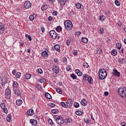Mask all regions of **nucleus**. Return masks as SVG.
Returning <instances> with one entry per match:
<instances>
[{
    "label": "nucleus",
    "instance_id": "nucleus-6",
    "mask_svg": "<svg viewBox=\"0 0 126 126\" xmlns=\"http://www.w3.org/2000/svg\"><path fill=\"white\" fill-rule=\"evenodd\" d=\"M5 94L6 96H7V99H10L11 97V93L10 92V90L8 89H6L5 90Z\"/></svg>",
    "mask_w": 126,
    "mask_h": 126
},
{
    "label": "nucleus",
    "instance_id": "nucleus-56",
    "mask_svg": "<svg viewBox=\"0 0 126 126\" xmlns=\"http://www.w3.org/2000/svg\"><path fill=\"white\" fill-rule=\"evenodd\" d=\"M2 29H3V25H2V23H0V30Z\"/></svg>",
    "mask_w": 126,
    "mask_h": 126
},
{
    "label": "nucleus",
    "instance_id": "nucleus-45",
    "mask_svg": "<svg viewBox=\"0 0 126 126\" xmlns=\"http://www.w3.org/2000/svg\"><path fill=\"white\" fill-rule=\"evenodd\" d=\"M61 104L62 107H63V108H66L67 106L64 102H61Z\"/></svg>",
    "mask_w": 126,
    "mask_h": 126
},
{
    "label": "nucleus",
    "instance_id": "nucleus-58",
    "mask_svg": "<svg viewBox=\"0 0 126 126\" xmlns=\"http://www.w3.org/2000/svg\"><path fill=\"white\" fill-rule=\"evenodd\" d=\"M37 87L38 90H41L42 89V86L40 85L37 84Z\"/></svg>",
    "mask_w": 126,
    "mask_h": 126
},
{
    "label": "nucleus",
    "instance_id": "nucleus-46",
    "mask_svg": "<svg viewBox=\"0 0 126 126\" xmlns=\"http://www.w3.org/2000/svg\"><path fill=\"white\" fill-rule=\"evenodd\" d=\"M84 122L86 124H90V121H89V119L88 118H86L84 119Z\"/></svg>",
    "mask_w": 126,
    "mask_h": 126
},
{
    "label": "nucleus",
    "instance_id": "nucleus-36",
    "mask_svg": "<svg viewBox=\"0 0 126 126\" xmlns=\"http://www.w3.org/2000/svg\"><path fill=\"white\" fill-rule=\"evenodd\" d=\"M48 124H49V125H51L52 126H55V123H54V122H53V120L51 119H49L48 120Z\"/></svg>",
    "mask_w": 126,
    "mask_h": 126
},
{
    "label": "nucleus",
    "instance_id": "nucleus-30",
    "mask_svg": "<svg viewBox=\"0 0 126 126\" xmlns=\"http://www.w3.org/2000/svg\"><path fill=\"white\" fill-rule=\"evenodd\" d=\"M96 52H97V54H98L99 55L103 54V51L100 48L97 49Z\"/></svg>",
    "mask_w": 126,
    "mask_h": 126
},
{
    "label": "nucleus",
    "instance_id": "nucleus-34",
    "mask_svg": "<svg viewBox=\"0 0 126 126\" xmlns=\"http://www.w3.org/2000/svg\"><path fill=\"white\" fill-rule=\"evenodd\" d=\"M83 114V112H82V111H77L76 112V114L77 116H81V115H82Z\"/></svg>",
    "mask_w": 126,
    "mask_h": 126
},
{
    "label": "nucleus",
    "instance_id": "nucleus-22",
    "mask_svg": "<svg viewBox=\"0 0 126 126\" xmlns=\"http://www.w3.org/2000/svg\"><path fill=\"white\" fill-rule=\"evenodd\" d=\"M75 73L77 74L78 76H82V72H80L79 69H76L75 70Z\"/></svg>",
    "mask_w": 126,
    "mask_h": 126
},
{
    "label": "nucleus",
    "instance_id": "nucleus-8",
    "mask_svg": "<svg viewBox=\"0 0 126 126\" xmlns=\"http://www.w3.org/2000/svg\"><path fill=\"white\" fill-rule=\"evenodd\" d=\"M73 105L72 99L69 98L66 102L67 108H70Z\"/></svg>",
    "mask_w": 126,
    "mask_h": 126
},
{
    "label": "nucleus",
    "instance_id": "nucleus-40",
    "mask_svg": "<svg viewBox=\"0 0 126 126\" xmlns=\"http://www.w3.org/2000/svg\"><path fill=\"white\" fill-rule=\"evenodd\" d=\"M88 78V75L87 74H85L83 76V80H86L87 81Z\"/></svg>",
    "mask_w": 126,
    "mask_h": 126
},
{
    "label": "nucleus",
    "instance_id": "nucleus-44",
    "mask_svg": "<svg viewBox=\"0 0 126 126\" xmlns=\"http://www.w3.org/2000/svg\"><path fill=\"white\" fill-rule=\"evenodd\" d=\"M100 20H105L106 19V16L104 15H102L99 17Z\"/></svg>",
    "mask_w": 126,
    "mask_h": 126
},
{
    "label": "nucleus",
    "instance_id": "nucleus-25",
    "mask_svg": "<svg viewBox=\"0 0 126 126\" xmlns=\"http://www.w3.org/2000/svg\"><path fill=\"white\" fill-rule=\"evenodd\" d=\"M111 55H112V56H114V57H115L116 55H118V52H117V50L116 49L112 50L111 51Z\"/></svg>",
    "mask_w": 126,
    "mask_h": 126
},
{
    "label": "nucleus",
    "instance_id": "nucleus-28",
    "mask_svg": "<svg viewBox=\"0 0 126 126\" xmlns=\"http://www.w3.org/2000/svg\"><path fill=\"white\" fill-rule=\"evenodd\" d=\"M11 118H12L11 115L10 114L8 115L6 118L7 122H8L9 123L10 122H11Z\"/></svg>",
    "mask_w": 126,
    "mask_h": 126
},
{
    "label": "nucleus",
    "instance_id": "nucleus-3",
    "mask_svg": "<svg viewBox=\"0 0 126 126\" xmlns=\"http://www.w3.org/2000/svg\"><path fill=\"white\" fill-rule=\"evenodd\" d=\"M53 118L54 120L56 121V124L59 125V126H62V125H63L64 121L63 118V117L58 115H54L53 116Z\"/></svg>",
    "mask_w": 126,
    "mask_h": 126
},
{
    "label": "nucleus",
    "instance_id": "nucleus-31",
    "mask_svg": "<svg viewBox=\"0 0 126 126\" xmlns=\"http://www.w3.org/2000/svg\"><path fill=\"white\" fill-rule=\"evenodd\" d=\"M47 8H48V5H44L41 7V10H42V11L46 10Z\"/></svg>",
    "mask_w": 126,
    "mask_h": 126
},
{
    "label": "nucleus",
    "instance_id": "nucleus-43",
    "mask_svg": "<svg viewBox=\"0 0 126 126\" xmlns=\"http://www.w3.org/2000/svg\"><path fill=\"white\" fill-rule=\"evenodd\" d=\"M74 107L75 108H78V107H79V103L78 102H74Z\"/></svg>",
    "mask_w": 126,
    "mask_h": 126
},
{
    "label": "nucleus",
    "instance_id": "nucleus-20",
    "mask_svg": "<svg viewBox=\"0 0 126 126\" xmlns=\"http://www.w3.org/2000/svg\"><path fill=\"white\" fill-rule=\"evenodd\" d=\"M119 63H126V58H121L118 61Z\"/></svg>",
    "mask_w": 126,
    "mask_h": 126
},
{
    "label": "nucleus",
    "instance_id": "nucleus-54",
    "mask_svg": "<svg viewBox=\"0 0 126 126\" xmlns=\"http://www.w3.org/2000/svg\"><path fill=\"white\" fill-rule=\"evenodd\" d=\"M99 33L100 34H103L104 33V30L102 28H100L99 29Z\"/></svg>",
    "mask_w": 126,
    "mask_h": 126
},
{
    "label": "nucleus",
    "instance_id": "nucleus-35",
    "mask_svg": "<svg viewBox=\"0 0 126 126\" xmlns=\"http://www.w3.org/2000/svg\"><path fill=\"white\" fill-rule=\"evenodd\" d=\"M56 30L57 31V32H61V31L62 30V27L57 26L56 28Z\"/></svg>",
    "mask_w": 126,
    "mask_h": 126
},
{
    "label": "nucleus",
    "instance_id": "nucleus-55",
    "mask_svg": "<svg viewBox=\"0 0 126 126\" xmlns=\"http://www.w3.org/2000/svg\"><path fill=\"white\" fill-rule=\"evenodd\" d=\"M53 15H54V16H56V15H58V12L56 11H54L52 13Z\"/></svg>",
    "mask_w": 126,
    "mask_h": 126
},
{
    "label": "nucleus",
    "instance_id": "nucleus-29",
    "mask_svg": "<svg viewBox=\"0 0 126 126\" xmlns=\"http://www.w3.org/2000/svg\"><path fill=\"white\" fill-rule=\"evenodd\" d=\"M82 41L83 42V43H85V44H86L87 43H88V38L86 37H82Z\"/></svg>",
    "mask_w": 126,
    "mask_h": 126
},
{
    "label": "nucleus",
    "instance_id": "nucleus-62",
    "mask_svg": "<svg viewBox=\"0 0 126 126\" xmlns=\"http://www.w3.org/2000/svg\"><path fill=\"white\" fill-rule=\"evenodd\" d=\"M121 125H122V126H126V123H125V122H123L121 123Z\"/></svg>",
    "mask_w": 126,
    "mask_h": 126
},
{
    "label": "nucleus",
    "instance_id": "nucleus-11",
    "mask_svg": "<svg viewBox=\"0 0 126 126\" xmlns=\"http://www.w3.org/2000/svg\"><path fill=\"white\" fill-rule=\"evenodd\" d=\"M30 123L31 124V125L33 126H37L38 124V121L35 119H31L30 120Z\"/></svg>",
    "mask_w": 126,
    "mask_h": 126
},
{
    "label": "nucleus",
    "instance_id": "nucleus-39",
    "mask_svg": "<svg viewBox=\"0 0 126 126\" xmlns=\"http://www.w3.org/2000/svg\"><path fill=\"white\" fill-rule=\"evenodd\" d=\"M115 3L117 6H120V5H121V2H120L118 0H116L115 1Z\"/></svg>",
    "mask_w": 126,
    "mask_h": 126
},
{
    "label": "nucleus",
    "instance_id": "nucleus-33",
    "mask_svg": "<svg viewBox=\"0 0 126 126\" xmlns=\"http://www.w3.org/2000/svg\"><path fill=\"white\" fill-rule=\"evenodd\" d=\"M75 7L77 8V9H79V8H81V4L79 3H77L75 4Z\"/></svg>",
    "mask_w": 126,
    "mask_h": 126
},
{
    "label": "nucleus",
    "instance_id": "nucleus-23",
    "mask_svg": "<svg viewBox=\"0 0 126 126\" xmlns=\"http://www.w3.org/2000/svg\"><path fill=\"white\" fill-rule=\"evenodd\" d=\"M88 81L89 83H90V84H92V82H93V78H92V77H91V76H89L88 77Z\"/></svg>",
    "mask_w": 126,
    "mask_h": 126
},
{
    "label": "nucleus",
    "instance_id": "nucleus-17",
    "mask_svg": "<svg viewBox=\"0 0 126 126\" xmlns=\"http://www.w3.org/2000/svg\"><path fill=\"white\" fill-rule=\"evenodd\" d=\"M42 57L44 58V59H47L48 58V52L47 51H43L41 54Z\"/></svg>",
    "mask_w": 126,
    "mask_h": 126
},
{
    "label": "nucleus",
    "instance_id": "nucleus-2",
    "mask_svg": "<svg viewBox=\"0 0 126 126\" xmlns=\"http://www.w3.org/2000/svg\"><path fill=\"white\" fill-rule=\"evenodd\" d=\"M118 92L119 95L122 98H126V88L123 87L122 88H119L118 89Z\"/></svg>",
    "mask_w": 126,
    "mask_h": 126
},
{
    "label": "nucleus",
    "instance_id": "nucleus-1",
    "mask_svg": "<svg viewBox=\"0 0 126 126\" xmlns=\"http://www.w3.org/2000/svg\"><path fill=\"white\" fill-rule=\"evenodd\" d=\"M107 71L105 69H100L98 71V77L100 80H103L107 77Z\"/></svg>",
    "mask_w": 126,
    "mask_h": 126
},
{
    "label": "nucleus",
    "instance_id": "nucleus-41",
    "mask_svg": "<svg viewBox=\"0 0 126 126\" xmlns=\"http://www.w3.org/2000/svg\"><path fill=\"white\" fill-rule=\"evenodd\" d=\"M56 91H57V93H59V94H62V93H63V92L62 91V89H61L60 88H57L56 89Z\"/></svg>",
    "mask_w": 126,
    "mask_h": 126
},
{
    "label": "nucleus",
    "instance_id": "nucleus-63",
    "mask_svg": "<svg viewBox=\"0 0 126 126\" xmlns=\"http://www.w3.org/2000/svg\"><path fill=\"white\" fill-rule=\"evenodd\" d=\"M66 70H68V71H69V70H71V68H70V67H69V66H68L66 67Z\"/></svg>",
    "mask_w": 126,
    "mask_h": 126
},
{
    "label": "nucleus",
    "instance_id": "nucleus-26",
    "mask_svg": "<svg viewBox=\"0 0 126 126\" xmlns=\"http://www.w3.org/2000/svg\"><path fill=\"white\" fill-rule=\"evenodd\" d=\"M17 106H20L22 104V100L17 99L16 101Z\"/></svg>",
    "mask_w": 126,
    "mask_h": 126
},
{
    "label": "nucleus",
    "instance_id": "nucleus-15",
    "mask_svg": "<svg viewBox=\"0 0 126 126\" xmlns=\"http://www.w3.org/2000/svg\"><path fill=\"white\" fill-rule=\"evenodd\" d=\"M54 48L57 51V52H61V46L59 44H55L54 46Z\"/></svg>",
    "mask_w": 126,
    "mask_h": 126
},
{
    "label": "nucleus",
    "instance_id": "nucleus-21",
    "mask_svg": "<svg viewBox=\"0 0 126 126\" xmlns=\"http://www.w3.org/2000/svg\"><path fill=\"white\" fill-rule=\"evenodd\" d=\"M45 96L46 98H47V99H49V100H50V99H52V95L49 94V93H46L45 94Z\"/></svg>",
    "mask_w": 126,
    "mask_h": 126
},
{
    "label": "nucleus",
    "instance_id": "nucleus-52",
    "mask_svg": "<svg viewBox=\"0 0 126 126\" xmlns=\"http://www.w3.org/2000/svg\"><path fill=\"white\" fill-rule=\"evenodd\" d=\"M84 67H86V68H88L89 67V65L87 63H83Z\"/></svg>",
    "mask_w": 126,
    "mask_h": 126
},
{
    "label": "nucleus",
    "instance_id": "nucleus-19",
    "mask_svg": "<svg viewBox=\"0 0 126 126\" xmlns=\"http://www.w3.org/2000/svg\"><path fill=\"white\" fill-rule=\"evenodd\" d=\"M81 104L83 105V106H86V105H87V101L85 98H83L81 101Z\"/></svg>",
    "mask_w": 126,
    "mask_h": 126
},
{
    "label": "nucleus",
    "instance_id": "nucleus-4",
    "mask_svg": "<svg viewBox=\"0 0 126 126\" xmlns=\"http://www.w3.org/2000/svg\"><path fill=\"white\" fill-rule=\"evenodd\" d=\"M64 27L67 30H72V28H73V25H72V22L70 20H66L64 23Z\"/></svg>",
    "mask_w": 126,
    "mask_h": 126
},
{
    "label": "nucleus",
    "instance_id": "nucleus-16",
    "mask_svg": "<svg viewBox=\"0 0 126 126\" xmlns=\"http://www.w3.org/2000/svg\"><path fill=\"white\" fill-rule=\"evenodd\" d=\"M13 90L15 95H16L17 96H20V95H21V93L18 89H13Z\"/></svg>",
    "mask_w": 126,
    "mask_h": 126
},
{
    "label": "nucleus",
    "instance_id": "nucleus-37",
    "mask_svg": "<svg viewBox=\"0 0 126 126\" xmlns=\"http://www.w3.org/2000/svg\"><path fill=\"white\" fill-rule=\"evenodd\" d=\"M70 77H71V78H72V79H76V78H77L76 75H75V74H74V73L70 74Z\"/></svg>",
    "mask_w": 126,
    "mask_h": 126
},
{
    "label": "nucleus",
    "instance_id": "nucleus-51",
    "mask_svg": "<svg viewBox=\"0 0 126 126\" xmlns=\"http://www.w3.org/2000/svg\"><path fill=\"white\" fill-rule=\"evenodd\" d=\"M37 72L38 73H40V74H42L43 73V70H42V69L41 68H39L37 70Z\"/></svg>",
    "mask_w": 126,
    "mask_h": 126
},
{
    "label": "nucleus",
    "instance_id": "nucleus-18",
    "mask_svg": "<svg viewBox=\"0 0 126 126\" xmlns=\"http://www.w3.org/2000/svg\"><path fill=\"white\" fill-rule=\"evenodd\" d=\"M2 86H4L6 83H7V79L6 78H3L1 80Z\"/></svg>",
    "mask_w": 126,
    "mask_h": 126
},
{
    "label": "nucleus",
    "instance_id": "nucleus-10",
    "mask_svg": "<svg viewBox=\"0 0 126 126\" xmlns=\"http://www.w3.org/2000/svg\"><path fill=\"white\" fill-rule=\"evenodd\" d=\"M25 8L28 9L31 7V2L28 0L26 1L24 3Z\"/></svg>",
    "mask_w": 126,
    "mask_h": 126
},
{
    "label": "nucleus",
    "instance_id": "nucleus-61",
    "mask_svg": "<svg viewBox=\"0 0 126 126\" xmlns=\"http://www.w3.org/2000/svg\"><path fill=\"white\" fill-rule=\"evenodd\" d=\"M49 106L52 108H54V107L55 106V104L54 103H50Z\"/></svg>",
    "mask_w": 126,
    "mask_h": 126
},
{
    "label": "nucleus",
    "instance_id": "nucleus-9",
    "mask_svg": "<svg viewBox=\"0 0 126 126\" xmlns=\"http://www.w3.org/2000/svg\"><path fill=\"white\" fill-rule=\"evenodd\" d=\"M113 74L115 76H117L118 77H120V75H121V73H120V72L118 71V70H116V68H113Z\"/></svg>",
    "mask_w": 126,
    "mask_h": 126
},
{
    "label": "nucleus",
    "instance_id": "nucleus-13",
    "mask_svg": "<svg viewBox=\"0 0 126 126\" xmlns=\"http://www.w3.org/2000/svg\"><path fill=\"white\" fill-rule=\"evenodd\" d=\"M38 82H40V83H46V82H47V80H46V79L42 77H40V78L38 79Z\"/></svg>",
    "mask_w": 126,
    "mask_h": 126
},
{
    "label": "nucleus",
    "instance_id": "nucleus-27",
    "mask_svg": "<svg viewBox=\"0 0 126 126\" xmlns=\"http://www.w3.org/2000/svg\"><path fill=\"white\" fill-rule=\"evenodd\" d=\"M65 123H68L69 124H70L72 122V119L70 118H66L64 120Z\"/></svg>",
    "mask_w": 126,
    "mask_h": 126
},
{
    "label": "nucleus",
    "instance_id": "nucleus-32",
    "mask_svg": "<svg viewBox=\"0 0 126 126\" xmlns=\"http://www.w3.org/2000/svg\"><path fill=\"white\" fill-rule=\"evenodd\" d=\"M13 89H15L18 86V83L17 82H13Z\"/></svg>",
    "mask_w": 126,
    "mask_h": 126
},
{
    "label": "nucleus",
    "instance_id": "nucleus-64",
    "mask_svg": "<svg viewBox=\"0 0 126 126\" xmlns=\"http://www.w3.org/2000/svg\"><path fill=\"white\" fill-rule=\"evenodd\" d=\"M104 95L105 96H108V95H109V92H104Z\"/></svg>",
    "mask_w": 126,
    "mask_h": 126
},
{
    "label": "nucleus",
    "instance_id": "nucleus-5",
    "mask_svg": "<svg viewBox=\"0 0 126 126\" xmlns=\"http://www.w3.org/2000/svg\"><path fill=\"white\" fill-rule=\"evenodd\" d=\"M49 35L54 39H57V37H58V33H57V32L54 30H51L50 31Z\"/></svg>",
    "mask_w": 126,
    "mask_h": 126
},
{
    "label": "nucleus",
    "instance_id": "nucleus-14",
    "mask_svg": "<svg viewBox=\"0 0 126 126\" xmlns=\"http://www.w3.org/2000/svg\"><path fill=\"white\" fill-rule=\"evenodd\" d=\"M27 113L29 116H33V115H34V110H33V109H29L27 111Z\"/></svg>",
    "mask_w": 126,
    "mask_h": 126
},
{
    "label": "nucleus",
    "instance_id": "nucleus-48",
    "mask_svg": "<svg viewBox=\"0 0 126 126\" xmlns=\"http://www.w3.org/2000/svg\"><path fill=\"white\" fill-rule=\"evenodd\" d=\"M21 76V73L19 72H17V74H16L17 78H20Z\"/></svg>",
    "mask_w": 126,
    "mask_h": 126
},
{
    "label": "nucleus",
    "instance_id": "nucleus-57",
    "mask_svg": "<svg viewBox=\"0 0 126 126\" xmlns=\"http://www.w3.org/2000/svg\"><path fill=\"white\" fill-rule=\"evenodd\" d=\"M73 54L74 56H77V50H74L73 51Z\"/></svg>",
    "mask_w": 126,
    "mask_h": 126
},
{
    "label": "nucleus",
    "instance_id": "nucleus-50",
    "mask_svg": "<svg viewBox=\"0 0 126 126\" xmlns=\"http://www.w3.org/2000/svg\"><path fill=\"white\" fill-rule=\"evenodd\" d=\"M70 42H71V40L70 39L67 40V41L66 42V44L67 46H69V45H70Z\"/></svg>",
    "mask_w": 126,
    "mask_h": 126
},
{
    "label": "nucleus",
    "instance_id": "nucleus-7",
    "mask_svg": "<svg viewBox=\"0 0 126 126\" xmlns=\"http://www.w3.org/2000/svg\"><path fill=\"white\" fill-rule=\"evenodd\" d=\"M0 107L1 109H2V110H3V112L4 113H5V114H7V113H8L7 108H6V107L5 106V103H1Z\"/></svg>",
    "mask_w": 126,
    "mask_h": 126
},
{
    "label": "nucleus",
    "instance_id": "nucleus-38",
    "mask_svg": "<svg viewBox=\"0 0 126 126\" xmlns=\"http://www.w3.org/2000/svg\"><path fill=\"white\" fill-rule=\"evenodd\" d=\"M116 47L118 49V50H121V48H122V44H121L120 43H117Z\"/></svg>",
    "mask_w": 126,
    "mask_h": 126
},
{
    "label": "nucleus",
    "instance_id": "nucleus-24",
    "mask_svg": "<svg viewBox=\"0 0 126 126\" xmlns=\"http://www.w3.org/2000/svg\"><path fill=\"white\" fill-rule=\"evenodd\" d=\"M24 77L26 79H30L31 78V74L29 73L25 74Z\"/></svg>",
    "mask_w": 126,
    "mask_h": 126
},
{
    "label": "nucleus",
    "instance_id": "nucleus-42",
    "mask_svg": "<svg viewBox=\"0 0 126 126\" xmlns=\"http://www.w3.org/2000/svg\"><path fill=\"white\" fill-rule=\"evenodd\" d=\"M66 3V0H61L60 4H63V5H64L65 3Z\"/></svg>",
    "mask_w": 126,
    "mask_h": 126
},
{
    "label": "nucleus",
    "instance_id": "nucleus-59",
    "mask_svg": "<svg viewBox=\"0 0 126 126\" xmlns=\"http://www.w3.org/2000/svg\"><path fill=\"white\" fill-rule=\"evenodd\" d=\"M40 28H41L42 32H45V31H46V30H45V28L44 27H41Z\"/></svg>",
    "mask_w": 126,
    "mask_h": 126
},
{
    "label": "nucleus",
    "instance_id": "nucleus-49",
    "mask_svg": "<svg viewBox=\"0 0 126 126\" xmlns=\"http://www.w3.org/2000/svg\"><path fill=\"white\" fill-rule=\"evenodd\" d=\"M29 19L30 21H33L34 20V16L30 15L29 17Z\"/></svg>",
    "mask_w": 126,
    "mask_h": 126
},
{
    "label": "nucleus",
    "instance_id": "nucleus-12",
    "mask_svg": "<svg viewBox=\"0 0 126 126\" xmlns=\"http://www.w3.org/2000/svg\"><path fill=\"white\" fill-rule=\"evenodd\" d=\"M52 70L56 74H58V73L60 72V69H59V67H58V66L57 65L55 66V67H52Z\"/></svg>",
    "mask_w": 126,
    "mask_h": 126
},
{
    "label": "nucleus",
    "instance_id": "nucleus-53",
    "mask_svg": "<svg viewBox=\"0 0 126 126\" xmlns=\"http://www.w3.org/2000/svg\"><path fill=\"white\" fill-rule=\"evenodd\" d=\"M63 61L65 63H67V59H66V58L65 57L63 58Z\"/></svg>",
    "mask_w": 126,
    "mask_h": 126
},
{
    "label": "nucleus",
    "instance_id": "nucleus-60",
    "mask_svg": "<svg viewBox=\"0 0 126 126\" xmlns=\"http://www.w3.org/2000/svg\"><path fill=\"white\" fill-rule=\"evenodd\" d=\"M48 20L49 21H52L53 20V17H52V16H49L48 18Z\"/></svg>",
    "mask_w": 126,
    "mask_h": 126
},
{
    "label": "nucleus",
    "instance_id": "nucleus-47",
    "mask_svg": "<svg viewBox=\"0 0 126 126\" xmlns=\"http://www.w3.org/2000/svg\"><path fill=\"white\" fill-rule=\"evenodd\" d=\"M52 114H58V110L57 109H52L51 110Z\"/></svg>",
    "mask_w": 126,
    "mask_h": 126
}]
</instances>
